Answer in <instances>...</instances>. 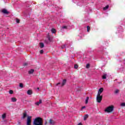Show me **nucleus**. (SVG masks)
<instances>
[{
  "label": "nucleus",
  "mask_w": 125,
  "mask_h": 125,
  "mask_svg": "<svg viewBox=\"0 0 125 125\" xmlns=\"http://www.w3.org/2000/svg\"><path fill=\"white\" fill-rule=\"evenodd\" d=\"M34 125H43L42 118L41 117H36L33 121Z\"/></svg>",
  "instance_id": "1"
},
{
  "label": "nucleus",
  "mask_w": 125,
  "mask_h": 125,
  "mask_svg": "<svg viewBox=\"0 0 125 125\" xmlns=\"http://www.w3.org/2000/svg\"><path fill=\"white\" fill-rule=\"evenodd\" d=\"M113 110H114V106L113 105L108 106L105 109V112L107 113H110V112H113Z\"/></svg>",
  "instance_id": "2"
},
{
  "label": "nucleus",
  "mask_w": 125,
  "mask_h": 125,
  "mask_svg": "<svg viewBox=\"0 0 125 125\" xmlns=\"http://www.w3.org/2000/svg\"><path fill=\"white\" fill-rule=\"evenodd\" d=\"M102 98H103V96H101V95H97L96 100L98 103H101V101H102Z\"/></svg>",
  "instance_id": "3"
},
{
  "label": "nucleus",
  "mask_w": 125,
  "mask_h": 125,
  "mask_svg": "<svg viewBox=\"0 0 125 125\" xmlns=\"http://www.w3.org/2000/svg\"><path fill=\"white\" fill-rule=\"evenodd\" d=\"M32 116H28L27 119V125H31V123H32Z\"/></svg>",
  "instance_id": "4"
},
{
  "label": "nucleus",
  "mask_w": 125,
  "mask_h": 125,
  "mask_svg": "<svg viewBox=\"0 0 125 125\" xmlns=\"http://www.w3.org/2000/svg\"><path fill=\"white\" fill-rule=\"evenodd\" d=\"M66 79H64L62 81V84L61 83H57L56 85H59V84H61V86H63V85H65V84H66Z\"/></svg>",
  "instance_id": "5"
},
{
  "label": "nucleus",
  "mask_w": 125,
  "mask_h": 125,
  "mask_svg": "<svg viewBox=\"0 0 125 125\" xmlns=\"http://www.w3.org/2000/svg\"><path fill=\"white\" fill-rule=\"evenodd\" d=\"M103 90H104V89L103 88H100L99 89V91L98 92V95H101V93H102V92H103Z\"/></svg>",
  "instance_id": "6"
},
{
  "label": "nucleus",
  "mask_w": 125,
  "mask_h": 125,
  "mask_svg": "<svg viewBox=\"0 0 125 125\" xmlns=\"http://www.w3.org/2000/svg\"><path fill=\"white\" fill-rule=\"evenodd\" d=\"M42 100H39V102H37L35 103V105H37V106H39V105H40V104H42Z\"/></svg>",
  "instance_id": "7"
},
{
  "label": "nucleus",
  "mask_w": 125,
  "mask_h": 125,
  "mask_svg": "<svg viewBox=\"0 0 125 125\" xmlns=\"http://www.w3.org/2000/svg\"><path fill=\"white\" fill-rule=\"evenodd\" d=\"M27 94L28 95H32V94H33V91H32V90H28L27 92Z\"/></svg>",
  "instance_id": "8"
},
{
  "label": "nucleus",
  "mask_w": 125,
  "mask_h": 125,
  "mask_svg": "<svg viewBox=\"0 0 125 125\" xmlns=\"http://www.w3.org/2000/svg\"><path fill=\"white\" fill-rule=\"evenodd\" d=\"M2 13H4V14H8L9 13V12L7 11V10L6 9H3L2 11Z\"/></svg>",
  "instance_id": "9"
},
{
  "label": "nucleus",
  "mask_w": 125,
  "mask_h": 125,
  "mask_svg": "<svg viewBox=\"0 0 125 125\" xmlns=\"http://www.w3.org/2000/svg\"><path fill=\"white\" fill-rule=\"evenodd\" d=\"M26 117H27V112H24L23 113V116L21 117V119H24L25 118H26Z\"/></svg>",
  "instance_id": "10"
},
{
  "label": "nucleus",
  "mask_w": 125,
  "mask_h": 125,
  "mask_svg": "<svg viewBox=\"0 0 125 125\" xmlns=\"http://www.w3.org/2000/svg\"><path fill=\"white\" fill-rule=\"evenodd\" d=\"M107 79V74L104 73L103 75V80H106Z\"/></svg>",
  "instance_id": "11"
},
{
  "label": "nucleus",
  "mask_w": 125,
  "mask_h": 125,
  "mask_svg": "<svg viewBox=\"0 0 125 125\" xmlns=\"http://www.w3.org/2000/svg\"><path fill=\"white\" fill-rule=\"evenodd\" d=\"M11 100L12 102H16L17 101V99L14 97L11 98Z\"/></svg>",
  "instance_id": "12"
},
{
  "label": "nucleus",
  "mask_w": 125,
  "mask_h": 125,
  "mask_svg": "<svg viewBox=\"0 0 125 125\" xmlns=\"http://www.w3.org/2000/svg\"><path fill=\"white\" fill-rule=\"evenodd\" d=\"M49 124H50V125H54V124H55V122H54V121H53V120L50 119L49 120Z\"/></svg>",
  "instance_id": "13"
},
{
  "label": "nucleus",
  "mask_w": 125,
  "mask_h": 125,
  "mask_svg": "<svg viewBox=\"0 0 125 125\" xmlns=\"http://www.w3.org/2000/svg\"><path fill=\"white\" fill-rule=\"evenodd\" d=\"M40 46L41 48H43L44 47V44L43 43H40Z\"/></svg>",
  "instance_id": "14"
},
{
  "label": "nucleus",
  "mask_w": 125,
  "mask_h": 125,
  "mask_svg": "<svg viewBox=\"0 0 125 125\" xmlns=\"http://www.w3.org/2000/svg\"><path fill=\"white\" fill-rule=\"evenodd\" d=\"M5 118H6V114L4 113V114H3L2 115V119L3 120H4V119H5Z\"/></svg>",
  "instance_id": "15"
},
{
  "label": "nucleus",
  "mask_w": 125,
  "mask_h": 125,
  "mask_svg": "<svg viewBox=\"0 0 125 125\" xmlns=\"http://www.w3.org/2000/svg\"><path fill=\"white\" fill-rule=\"evenodd\" d=\"M51 32L53 33V34H55L56 33V30H55V29L54 28H52L51 29Z\"/></svg>",
  "instance_id": "16"
},
{
  "label": "nucleus",
  "mask_w": 125,
  "mask_h": 125,
  "mask_svg": "<svg viewBox=\"0 0 125 125\" xmlns=\"http://www.w3.org/2000/svg\"><path fill=\"white\" fill-rule=\"evenodd\" d=\"M89 100V97H87L85 100V104H87L88 103V100Z\"/></svg>",
  "instance_id": "17"
},
{
  "label": "nucleus",
  "mask_w": 125,
  "mask_h": 125,
  "mask_svg": "<svg viewBox=\"0 0 125 125\" xmlns=\"http://www.w3.org/2000/svg\"><path fill=\"white\" fill-rule=\"evenodd\" d=\"M34 69H31L28 71V73L29 74H33V73H34Z\"/></svg>",
  "instance_id": "18"
},
{
  "label": "nucleus",
  "mask_w": 125,
  "mask_h": 125,
  "mask_svg": "<svg viewBox=\"0 0 125 125\" xmlns=\"http://www.w3.org/2000/svg\"><path fill=\"white\" fill-rule=\"evenodd\" d=\"M109 8V5H106L105 7H104L103 10H107Z\"/></svg>",
  "instance_id": "19"
},
{
  "label": "nucleus",
  "mask_w": 125,
  "mask_h": 125,
  "mask_svg": "<svg viewBox=\"0 0 125 125\" xmlns=\"http://www.w3.org/2000/svg\"><path fill=\"white\" fill-rule=\"evenodd\" d=\"M87 118H88V115L86 114V115L84 116V121H85Z\"/></svg>",
  "instance_id": "20"
},
{
  "label": "nucleus",
  "mask_w": 125,
  "mask_h": 125,
  "mask_svg": "<svg viewBox=\"0 0 125 125\" xmlns=\"http://www.w3.org/2000/svg\"><path fill=\"white\" fill-rule=\"evenodd\" d=\"M90 66V64H89V63H88V64H87L86 65V68L87 69H89Z\"/></svg>",
  "instance_id": "21"
},
{
  "label": "nucleus",
  "mask_w": 125,
  "mask_h": 125,
  "mask_svg": "<svg viewBox=\"0 0 125 125\" xmlns=\"http://www.w3.org/2000/svg\"><path fill=\"white\" fill-rule=\"evenodd\" d=\"M90 30V27L89 26H87V32H89V30Z\"/></svg>",
  "instance_id": "22"
},
{
  "label": "nucleus",
  "mask_w": 125,
  "mask_h": 125,
  "mask_svg": "<svg viewBox=\"0 0 125 125\" xmlns=\"http://www.w3.org/2000/svg\"><path fill=\"white\" fill-rule=\"evenodd\" d=\"M10 94H13V91L12 90H10L9 91Z\"/></svg>",
  "instance_id": "23"
},
{
  "label": "nucleus",
  "mask_w": 125,
  "mask_h": 125,
  "mask_svg": "<svg viewBox=\"0 0 125 125\" xmlns=\"http://www.w3.org/2000/svg\"><path fill=\"white\" fill-rule=\"evenodd\" d=\"M20 87H21V88H23V84L22 83H20Z\"/></svg>",
  "instance_id": "24"
},
{
  "label": "nucleus",
  "mask_w": 125,
  "mask_h": 125,
  "mask_svg": "<svg viewBox=\"0 0 125 125\" xmlns=\"http://www.w3.org/2000/svg\"><path fill=\"white\" fill-rule=\"evenodd\" d=\"M121 106H122V107H125V103H122L121 104Z\"/></svg>",
  "instance_id": "25"
},
{
  "label": "nucleus",
  "mask_w": 125,
  "mask_h": 125,
  "mask_svg": "<svg viewBox=\"0 0 125 125\" xmlns=\"http://www.w3.org/2000/svg\"><path fill=\"white\" fill-rule=\"evenodd\" d=\"M74 68H75V69H78V68H79V66L77 64H75Z\"/></svg>",
  "instance_id": "26"
},
{
  "label": "nucleus",
  "mask_w": 125,
  "mask_h": 125,
  "mask_svg": "<svg viewBox=\"0 0 125 125\" xmlns=\"http://www.w3.org/2000/svg\"><path fill=\"white\" fill-rule=\"evenodd\" d=\"M119 89H116L115 90L114 92L115 93L117 94V93H119Z\"/></svg>",
  "instance_id": "27"
},
{
  "label": "nucleus",
  "mask_w": 125,
  "mask_h": 125,
  "mask_svg": "<svg viewBox=\"0 0 125 125\" xmlns=\"http://www.w3.org/2000/svg\"><path fill=\"white\" fill-rule=\"evenodd\" d=\"M43 53V50H40V54H42Z\"/></svg>",
  "instance_id": "28"
},
{
  "label": "nucleus",
  "mask_w": 125,
  "mask_h": 125,
  "mask_svg": "<svg viewBox=\"0 0 125 125\" xmlns=\"http://www.w3.org/2000/svg\"><path fill=\"white\" fill-rule=\"evenodd\" d=\"M62 29H67V26H62Z\"/></svg>",
  "instance_id": "29"
},
{
  "label": "nucleus",
  "mask_w": 125,
  "mask_h": 125,
  "mask_svg": "<svg viewBox=\"0 0 125 125\" xmlns=\"http://www.w3.org/2000/svg\"><path fill=\"white\" fill-rule=\"evenodd\" d=\"M16 22H17V23H20V21L19 19H17L16 20Z\"/></svg>",
  "instance_id": "30"
},
{
  "label": "nucleus",
  "mask_w": 125,
  "mask_h": 125,
  "mask_svg": "<svg viewBox=\"0 0 125 125\" xmlns=\"http://www.w3.org/2000/svg\"><path fill=\"white\" fill-rule=\"evenodd\" d=\"M48 41L49 42H51V38L50 37L48 38Z\"/></svg>",
  "instance_id": "31"
},
{
  "label": "nucleus",
  "mask_w": 125,
  "mask_h": 125,
  "mask_svg": "<svg viewBox=\"0 0 125 125\" xmlns=\"http://www.w3.org/2000/svg\"><path fill=\"white\" fill-rule=\"evenodd\" d=\"M65 45H63L62 47V48H65Z\"/></svg>",
  "instance_id": "32"
},
{
  "label": "nucleus",
  "mask_w": 125,
  "mask_h": 125,
  "mask_svg": "<svg viewBox=\"0 0 125 125\" xmlns=\"http://www.w3.org/2000/svg\"><path fill=\"white\" fill-rule=\"evenodd\" d=\"M23 66H27V63H24L23 64Z\"/></svg>",
  "instance_id": "33"
},
{
  "label": "nucleus",
  "mask_w": 125,
  "mask_h": 125,
  "mask_svg": "<svg viewBox=\"0 0 125 125\" xmlns=\"http://www.w3.org/2000/svg\"><path fill=\"white\" fill-rule=\"evenodd\" d=\"M82 109H85V106H83V107H82Z\"/></svg>",
  "instance_id": "34"
},
{
  "label": "nucleus",
  "mask_w": 125,
  "mask_h": 125,
  "mask_svg": "<svg viewBox=\"0 0 125 125\" xmlns=\"http://www.w3.org/2000/svg\"><path fill=\"white\" fill-rule=\"evenodd\" d=\"M78 125H83V124L82 123H79Z\"/></svg>",
  "instance_id": "35"
},
{
  "label": "nucleus",
  "mask_w": 125,
  "mask_h": 125,
  "mask_svg": "<svg viewBox=\"0 0 125 125\" xmlns=\"http://www.w3.org/2000/svg\"><path fill=\"white\" fill-rule=\"evenodd\" d=\"M46 124H47V122L46 121V122H45V125H46Z\"/></svg>",
  "instance_id": "36"
},
{
  "label": "nucleus",
  "mask_w": 125,
  "mask_h": 125,
  "mask_svg": "<svg viewBox=\"0 0 125 125\" xmlns=\"http://www.w3.org/2000/svg\"><path fill=\"white\" fill-rule=\"evenodd\" d=\"M117 79H116V80H115V81H117Z\"/></svg>",
  "instance_id": "37"
},
{
  "label": "nucleus",
  "mask_w": 125,
  "mask_h": 125,
  "mask_svg": "<svg viewBox=\"0 0 125 125\" xmlns=\"http://www.w3.org/2000/svg\"><path fill=\"white\" fill-rule=\"evenodd\" d=\"M37 89H39V88H37Z\"/></svg>",
  "instance_id": "38"
}]
</instances>
